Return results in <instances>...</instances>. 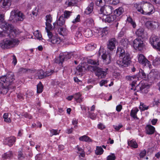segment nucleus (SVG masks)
Wrapping results in <instances>:
<instances>
[{
	"instance_id": "nucleus-1",
	"label": "nucleus",
	"mask_w": 160,
	"mask_h": 160,
	"mask_svg": "<svg viewBox=\"0 0 160 160\" xmlns=\"http://www.w3.org/2000/svg\"><path fill=\"white\" fill-rule=\"evenodd\" d=\"M121 46L118 48L116 53L119 55L120 59L117 61L116 64L120 67H127L131 62V58L129 53L125 50L124 48H127L129 42L128 39L123 38L121 41Z\"/></svg>"
},
{
	"instance_id": "nucleus-2",
	"label": "nucleus",
	"mask_w": 160,
	"mask_h": 160,
	"mask_svg": "<svg viewBox=\"0 0 160 160\" xmlns=\"http://www.w3.org/2000/svg\"><path fill=\"white\" fill-rule=\"evenodd\" d=\"M134 6L139 12L145 15H150L155 11L153 5L148 2H142L140 3H135Z\"/></svg>"
},
{
	"instance_id": "nucleus-3",
	"label": "nucleus",
	"mask_w": 160,
	"mask_h": 160,
	"mask_svg": "<svg viewBox=\"0 0 160 160\" xmlns=\"http://www.w3.org/2000/svg\"><path fill=\"white\" fill-rule=\"evenodd\" d=\"M25 18V15L17 9L12 10L11 12V22H16L18 21H22Z\"/></svg>"
},
{
	"instance_id": "nucleus-4",
	"label": "nucleus",
	"mask_w": 160,
	"mask_h": 160,
	"mask_svg": "<svg viewBox=\"0 0 160 160\" xmlns=\"http://www.w3.org/2000/svg\"><path fill=\"white\" fill-rule=\"evenodd\" d=\"M132 46L135 49L140 51L143 50L145 47L143 41L138 38H136L133 41Z\"/></svg>"
},
{
	"instance_id": "nucleus-5",
	"label": "nucleus",
	"mask_w": 160,
	"mask_h": 160,
	"mask_svg": "<svg viewBox=\"0 0 160 160\" xmlns=\"http://www.w3.org/2000/svg\"><path fill=\"white\" fill-rule=\"evenodd\" d=\"M113 10V7L111 6H104L101 7L99 11V16H104L112 13Z\"/></svg>"
},
{
	"instance_id": "nucleus-6",
	"label": "nucleus",
	"mask_w": 160,
	"mask_h": 160,
	"mask_svg": "<svg viewBox=\"0 0 160 160\" xmlns=\"http://www.w3.org/2000/svg\"><path fill=\"white\" fill-rule=\"evenodd\" d=\"M10 85V80L6 76H2L0 78V86L4 87V91L8 92L9 89Z\"/></svg>"
},
{
	"instance_id": "nucleus-7",
	"label": "nucleus",
	"mask_w": 160,
	"mask_h": 160,
	"mask_svg": "<svg viewBox=\"0 0 160 160\" xmlns=\"http://www.w3.org/2000/svg\"><path fill=\"white\" fill-rule=\"evenodd\" d=\"M150 42L154 48L160 51V37L152 36L150 38Z\"/></svg>"
},
{
	"instance_id": "nucleus-8",
	"label": "nucleus",
	"mask_w": 160,
	"mask_h": 160,
	"mask_svg": "<svg viewBox=\"0 0 160 160\" xmlns=\"http://www.w3.org/2000/svg\"><path fill=\"white\" fill-rule=\"evenodd\" d=\"M71 58V54L68 52L60 53L58 58L56 59V63H62L64 60H67Z\"/></svg>"
},
{
	"instance_id": "nucleus-9",
	"label": "nucleus",
	"mask_w": 160,
	"mask_h": 160,
	"mask_svg": "<svg viewBox=\"0 0 160 160\" xmlns=\"http://www.w3.org/2000/svg\"><path fill=\"white\" fill-rule=\"evenodd\" d=\"M137 57L138 62L143 66H147L150 67V66H151L150 62L146 58L143 54H139Z\"/></svg>"
},
{
	"instance_id": "nucleus-10",
	"label": "nucleus",
	"mask_w": 160,
	"mask_h": 160,
	"mask_svg": "<svg viewBox=\"0 0 160 160\" xmlns=\"http://www.w3.org/2000/svg\"><path fill=\"white\" fill-rule=\"evenodd\" d=\"M95 75L99 78H105L107 74L106 71L102 70V69L98 67L95 71Z\"/></svg>"
},
{
	"instance_id": "nucleus-11",
	"label": "nucleus",
	"mask_w": 160,
	"mask_h": 160,
	"mask_svg": "<svg viewBox=\"0 0 160 160\" xmlns=\"http://www.w3.org/2000/svg\"><path fill=\"white\" fill-rule=\"evenodd\" d=\"M117 41L115 38L110 39L108 42L107 48L111 51H112L116 48V44Z\"/></svg>"
},
{
	"instance_id": "nucleus-12",
	"label": "nucleus",
	"mask_w": 160,
	"mask_h": 160,
	"mask_svg": "<svg viewBox=\"0 0 160 160\" xmlns=\"http://www.w3.org/2000/svg\"><path fill=\"white\" fill-rule=\"evenodd\" d=\"M65 22L63 17L62 16H60L56 22L53 23L54 28L56 29L59 28L60 26H61L64 24Z\"/></svg>"
},
{
	"instance_id": "nucleus-13",
	"label": "nucleus",
	"mask_w": 160,
	"mask_h": 160,
	"mask_svg": "<svg viewBox=\"0 0 160 160\" xmlns=\"http://www.w3.org/2000/svg\"><path fill=\"white\" fill-rule=\"evenodd\" d=\"M145 132L148 135L153 134L155 132V128L151 125H147L145 127Z\"/></svg>"
},
{
	"instance_id": "nucleus-14",
	"label": "nucleus",
	"mask_w": 160,
	"mask_h": 160,
	"mask_svg": "<svg viewBox=\"0 0 160 160\" xmlns=\"http://www.w3.org/2000/svg\"><path fill=\"white\" fill-rule=\"evenodd\" d=\"M48 42L51 43H50V44H59L61 42V39L60 37L55 36H54L52 37L51 38L48 39Z\"/></svg>"
},
{
	"instance_id": "nucleus-15",
	"label": "nucleus",
	"mask_w": 160,
	"mask_h": 160,
	"mask_svg": "<svg viewBox=\"0 0 160 160\" xmlns=\"http://www.w3.org/2000/svg\"><path fill=\"white\" fill-rule=\"evenodd\" d=\"M126 79L129 81H132L131 85L133 87L135 86L137 81L138 79V77L137 75L128 76L126 77Z\"/></svg>"
},
{
	"instance_id": "nucleus-16",
	"label": "nucleus",
	"mask_w": 160,
	"mask_h": 160,
	"mask_svg": "<svg viewBox=\"0 0 160 160\" xmlns=\"http://www.w3.org/2000/svg\"><path fill=\"white\" fill-rule=\"evenodd\" d=\"M0 24V27L3 30L4 33H8V32H7L8 31L10 32V30H9V27H10L9 23H7V22L4 21V20Z\"/></svg>"
},
{
	"instance_id": "nucleus-17",
	"label": "nucleus",
	"mask_w": 160,
	"mask_h": 160,
	"mask_svg": "<svg viewBox=\"0 0 160 160\" xmlns=\"http://www.w3.org/2000/svg\"><path fill=\"white\" fill-rule=\"evenodd\" d=\"M100 18L102 20L103 22L111 23L115 20L116 17L115 15H111L107 16L104 18H102L100 16Z\"/></svg>"
},
{
	"instance_id": "nucleus-18",
	"label": "nucleus",
	"mask_w": 160,
	"mask_h": 160,
	"mask_svg": "<svg viewBox=\"0 0 160 160\" xmlns=\"http://www.w3.org/2000/svg\"><path fill=\"white\" fill-rule=\"evenodd\" d=\"M149 77L151 79L153 80H156L159 78L160 76L158 72L157 71H154V72H150L148 76V78Z\"/></svg>"
},
{
	"instance_id": "nucleus-19",
	"label": "nucleus",
	"mask_w": 160,
	"mask_h": 160,
	"mask_svg": "<svg viewBox=\"0 0 160 160\" xmlns=\"http://www.w3.org/2000/svg\"><path fill=\"white\" fill-rule=\"evenodd\" d=\"M19 34V30L11 24V37L12 36L13 38L16 37Z\"/></svg>"
},
{
	"instance_id": "nucleus-20",
	"label": "nucleus",
	"mask_w": 160,
	"mask_h": 160,
	"mask_svg": "<svg viewBox=\"0 0 160 160\" xmlns=\"http://www.w3.org/2000/svg\"><path fill=\"white\" fill-rule=\"evenodd\" d=\"M146 24L148 27L152 30L155 29L158 26V22L153 21L148 22Z\"/></svg>"
},
{
	"instance_id": "nucleus-21",
	"label": "nucleus",
	"mask_w": 160,
	"mask_h": 160,
	"mask_svg": "<svg viewBox=\"0 0 160 160\" xmlns=\"http://www.w3.org/2000/svg\"><path fill=\"white\" fill-rule=\"evenodd\" d=\"M46 27L48 28L49 29H52V26L51 24L52 20V18L50 15H47L46 16Z\"/></svg>"
},
{
	"instance_id": "nucleus-22",
	"label": "nucleus",
	"mask_w": 160,
	"mask_h": 160,
	"mask_svg": "<svg viewBox=\"0 0 160 160\" xmlns=\"http://www.w3.org/2000/svg\"><path fill=\"white\" fill-rule=\"evenodd\" d=\"M81 0H67L65 5L67 7H72L76 6L78 2Z\"/></svg>"
},
{
	"instance_id": "nucleus-23",
	"label": "nucleus",
	"mask_w": 160,
	"mask_h": 160,
	"mask_svg": "<svg viewBox=\"0 0 160 160\" xmlns=\"http://www.w3.org/2000/svg\"><path fill=\"white\" fill-rule=\"evenodd\" d=\"M1 47L3 49L9 48L10 46V40L6 39H4L1 43Z\"/></svg>"
},
{
	"instance_id": "nucleus-24",
	"label": "nucleus",
	"mask_w": 160,
	"mask_h": 160,
	"mask_svg": "<svg viewBox=\"0 0 160 160\" xmlns=\"http://www.w3.org/2000/svg\"><path fill=\"white\" fill-rule=\"evenodd\" d=\"M94 8V3L91 2L88 6L84 11V13L86 14H89L91 13L93 10Z\"/></svg>"
},
{
	"instance_id": "nucleus-25",
	"label": "nucleus",
	"mask_w": 160,
	"mask_h": 160,
	"mask_svg": "<svg viewBox=\"0 0 160 160\" xmlns=\"http://www.w3.org/2000/svg\"><path fill=\"white\" fill-rule=\"evenodd\" d=\"M19 42L18 39L11 37V48L17 46L19 44Z\"/></svg>"
},
{
	"instance_id": "nucleus-26",
	"label": "nucleus",
	"mask_w": 160,
	"mask_h": 160,
	"mask_svg": "<svg viewBox=\"0 0 160 160\" xmlns=\"http://www.w3.org/2000/svg\"><path fill=\"white\" fill-rule=\"evenodd\" d=\"M85 67V62H83L79 64L76 68L77 71L79 72H83L86 71Z\"/></svg>"
},
{
	"instance_id": "nucleus-27",
	"label": "nucleus",
	"mask_w": 160,
	"mask_h": 160,
	"mask_svg": "<svg viewBox=\"0 0 160 160\" xmlns=\"http://www.w3.org/2000/svg\"><path fill=\"white\" fill-rule=\"evenodd\" d=\"M124 12L123 8L122 7H119L118 9H116L114 11V14L116 17L119 16L121 15Z\"/></svg>"
},
{
	"instance_id": "nucleus-28",
	"label": "nucleus",
	"mask_w": 160,
	"mask_h": 160,
	"mask_svg": "<svg viewBox=\"0 0 160 160\" xmlns=\"http://www.w3.org/2000/svg\"><path fill=\"white\" fill-rule=\"evenodd\" d=\"M97 66H92L91 65H88L85 62V68H86V71L88 70L91 72L94 71L95 72L96 68Z\"/></svg>"
},
{
	"instance_id": "nucleus-29",
	"label": "nucleus",
	"mask_w": 160,
	"mask_h": 160,
	"mask_svg": "<svg viewBox=\"0 0 160 160\" xmlns=\"http://www.w3.org/2000/svg\"><path fill=\"white\" fill-rule=\"evenodd\" d=\"M94 32L95 33V35L96 37L101 38L103 37V36H102V33L101 29L95 28Z\"/></svg>"
},
{
	"instance_id": "nucleus-30",
	"label": "nucleus",
	"mask_w": 160,
	"mask_h": 160,
	"mask_svg": "<svg viewBox=\"0 0 160 160\" xmlns=\"http://www.w3.org/2000/svg\"><path fill=\"white\" fill-rule=\"evenodd\" d=\"M138 108L133 109L131 112L130 116L134 118H136L137 119H138V118L136 116L137 112H138Z\"/></svg>"
},
{
	"instance_id": "nucleus-31",
	"label": "nucleus",
	"mask_w": 160,
	"mask_h": 160,
	"mask_svg": "<svg viewBox=\"0 0 160 160\" xmlns=\"http://www.w3.org/2000/svg\"><path fill=\"white\" fill-rule=\"evenodd\" d=\"M36 74V76L38 77V78L39 79H42L45 77L44 71L41 69L37 71Z\"/></svg>"
},
{
	"instance_id": "nucleus-32",
	"label": "nucleus",
	"mask_w": 160,
	"mask_h": 160,
	"mask_svg": "<svg viewBox=\"0 0 160 160\" xmlns=\"http://www.w3.org/2000/svg\"><path fill=\"white\" fill-rule=\"evenodd\" d=\"M10 1V0H1L0 1V6L3 8H6Z\"/></svg>"
},
{
	"instance_id": "nucleus-33",
	"label": "nucleus",
	"mask_w": 160,
	"mask_h": 160,
	"mask_svg": "<svg viewBox=\"0 0 160 160\" xmlns=\"http://www.w3.org/2000/svg\"><path fill=\"white\" fill-rule=\"evenodd\" d=\"M128 144L129 146L131 147L134 148H138V145L137 143L133 140L128 141Z\"/></svg>"
},
{
	"instance_id": "nucleus-34",
	"label": "nucleus",
	"mask_w": 160,
	"mask_h": 160,
	"mask_svg": "<svg viewBox=\"0 0 160 160\" xmlns=\"http://www.w3.org/2000/svg\"><path fill=\"white\" fill-rule=\"evenodd\" d=\"M144 29L142 28H140L136 31V34L138 37H142L144 34Z\"/></svg>"
},
{
	"instance_id": "nucleus-35",
	"label": "nucleus",
	"mask_w": 160,
	"mask_h": 160,
	"mask_svg": "<svg viewBox=\"0 0 160 160\" xmlns=\"http://www.w3.org/2000/svg\"><path fill=\"white\" fill-rule=\"evenodd\" d=\"M96 47V45L94 44H89L85 47L86 50L90 51L94 49Z\"/></svg>"
},
{
	"instance_id": "nucleus-36",
	"label": "nucleus",
	"mask_w": 160,
	"mask_h": 160,
	"mask_svg": "<svg viewBox=\"0 0 160 160\" xmlns=\"http://www.w3.org/2000/svg\"><path fill=\"white\" fill-rule=\"evenodd\" d=\"M79 140L82 141L86 142H90L91 141L90 138L88 136L86 135H84L79 138Z\"/></svg>"
},
{
	"instance_id": "nucleus-37",
	"label": "nucleus",
	"mask_w": 160,
	"mask_h": 160,
	"mask_svg": "<svg viewBox=\"0 0 160 160\" xmlns=\"http://www.w3.org/2000/svg\"><path fill=\"white\" fill-rule=\"evenodd\" d=\"M105 0H96L95 4L97 6L102 7L105 5Z\"/></svg>"
},
{
	"instance_id": "nucleus-38",
	"label": "nucleus",
	"mask_w": 160,
	"mask_h": 160,
	"mask_svg": "<svg viewBox=\"0 0 160 160\" xmlns=\"http://www.w3.org/2000/svg\"><path fill=\"white\" fill-rule=\"evenodd\" d=\"M86 23L88 27H92L94 25V21L92 18H89L86 20Z\"/></svg>"
},
{
	"instance_id": "nucleus-39",
	"label": "nucleus",
	"mask_w": 160,
	"mask_h": 160,
	"mask_svg": "<svg viewBox=\"0 0 160 160\" xmlns=\"http://www.w3.org/2000/svg\"><path fill=\"white\" fill-rule=\"evenodd\" d=\"M84 35L86 37L88 38L91 37L92 35V31L91 29H87L84 32Z\"/></svg>"
},
{
	"instance_id": "nucleus-40",
	"label": "nucleus",
	"mask_w": 160,
	"mask_h": 160,
	"mask_svg": "<svg viewBox=\"0 0 160 160\" xmlns=\"http://www.w3.org/2000/svg\"><path fill=\"white\" fill-rule=\"evenodd\" d=\"M87 62L88 64L94 65L98 66L99 65V63L98 61H97L96 60H93L91 59H88L87 60Z\"/></svg>"
},
{
	"instance_id": "nucleus-41",
	"label": "nucleus",
	"mask_w": 160,
	"mask_h": 160,
	"mask_svg": "<svg viewBox=\"0 0 160 160\" xmlns=\"http://www.w3.org/2000/svg\"><path fill=\"white\" fill-rule=\"evenodd\" d=\"M103 150L101 147L97 146L95 151V153L97 155L102 154L103 152Z\"/></svg>"
},
{
	"instance_id": "nucleus-42",
	"label": "nucleus",
	"mask_w": 160,
	"mask_h": 160,
	"mask_svg": "<svg viewBox=\"0 0 160 160\" xmlns=\"http://www.w3.org/2000/svg\"><path fill=\"white\" fill-rule=\"evenodd\" d=\"M43 86L41 82L37 85V92L40 93L42 92Z\"/></svg>"
},
{
	"instance_id": "nucleus-43",
	"label": "nucleus",
	"mask_w": 160,
	"mask_h": 160,
	"mask_svg": "<svg viewBox=\"0 0 160 160\" xmlns=\"http://www.w3.org/2000/svg\"><path fill=\"white\" fill-rule=\"evenodd\" d=\"M127 21L130 23L133 28H135L136 27V25L135 22L132 20L131 17H128L127 18Z\"/></svg>"
},
{
	"instance_id": "nucleus-44",
	"label": "nucleus",
	"mask_w": 160,
	"mask_h": 160,
	"mask_svg": "<svg viewBox=\"0 0 160 160\" xmlns=\"http://www.w3.org/2000/svg\"><path fill=\"white\" fill-rule=\"evenodd\" d=\"M139 74L140 77L143 79H146L147 77L148 76H147L145 73L144 71L142 69L140 70L139 72Z\"/></svg>"
},
{
	"instance_id": "nucleus-45",
	"label": "nucleus",
	"mask_w": 160,
	"mask_h": 160,
	"mask_svg": "<svg viewBox=\"0 0 160 160\" xmlns=\"http://www.w3.org/2000/svg\"><path fill=\"white\" fill-rule=\"evenodd\" d=\"M82 28L79 27L78 28V31L76 33L75 36L76 37L78 38H80L82 37V35L81 32Z\"/></svg>"
},
{
	"instance_id": "nucleus-46",
	"label": "nucleus",
	"mask_w": 160,
	"mask_h": 160,
	"mask_svg": "<svg viewBox=\"0 0 160 160\" xmlns=\"http://www.w3.org/2000/svg\"><path fill=\"white\" fill-rule=\"evenodd\" d=\"M148 86V85L144 83H143L142 82L140 83L137 87V88H138V87L139 88V91L140 92L141 91V90L142 89H144L145 88L147 87V86Z\"/></svg>"
},
{
	"instance_id": "nucleus-47",
	"label": "nucleus",
	"mask_w": 160,
	"mask_h": 160,
	"mask_svg": "<svg viewBox=\"0 0 160 160\" xmlns=\"http://www.w3.org/2000/svg\"><path fill=\"white\" fill-rule=\"evenodd\" d=\"M72 12L67 10H65L64 12L63 15L64 18H68L71 16Z\"/></svg>"
},
{
	"instance_id": "nucleus-48",
	"label": "nucleus",
	"mask_w": 160,
	"mask_h": 160,
	"mask_svg": "<svg viewBox=\"0 0 160 160\" xmlns=\"http://www.w3.org/2000/svg\"><path fill=\"white\" fill-rule=\"evenodd\" d=\"M139 108L141 111H144L148 109V107L146 106L144 103H140Z\"/></svg>"
},
{
	"instance_id": "nucleus-49",
	"label": "nucleus",
	"mask_w": 160,
	"mask_h": 160,
	"mask_svg": "<svg viewBox=\"0 0 160 160\" xmlns=\"http://www.w3.org/2000/svg\"><path fill=\"white\" fill-rule=\"evenodd\" d=\"M8 113H5L3 115V118L5 122L9 123L10 121V118H8Z\"/></svg>"
},
{
	"instance_id": "nucleus-50",
	"label": "nucleus",
	"mask_w": 160,
	"mask_h": 160,
	"mask_svg": "<svg viewBox=\"0 0 160 160\" xmlns=\"http://www.w3.org/2000/svg\"><path fill=\"white\" fill-rule=\"evenodd\" d=\"M111 56H107V58L105 59H103L104 62L106 64H108L110 63L111 62Z\"/></svg>"
},
{
	"instance_id": "nucleus-51",
	"label": "nucleus",
	"mask_w": 160,
	"mask_h": 160,
	"mask_svg": "<svg viewBox=\"0 0 160 160\" xmlns=\"http://www.w3.org/2000/svg\"><path fill=\"white\" fill-rule=\"evenodd\" d=\"M102 32V36L104 37L108 33V30L107 29V28H105L102 29L101 28Z\"/></svg>"
},
{
	"instance_id": "nucleus-52",
	"label": "nucleus",
	"mask_w": 160,
	"mask_h": 160,
	"mask_svg": "<svg viewBox=\"0 0 160 160\" xmlns=\"http://www.w3.org/2000/svg\"><path fill=\"white\" fill-rule=\"evenodd\" d=\"M109 3L110 4H112L114 5H116L119 3V0H108Z\"/></svg>"
},
{
	"instance_id": "nucleus-53",
	"label": "nucleus",
	"mask_w": 160,
	"mask_h": 160,
	"mask_svg": "<svg viewBox=\"0 0 160 160\" xmlns=\"http://www.w3.org/2000/svg\"><path fill=\"white\" fill-rule=\"evenodd\" d=\"M48 28L47 27L45 28V29L47 31V32L48 35V37L49 39H50L53 36H54L52 35V32H50V31L48 29Z\"/></svg>"
},
{
	"instance_id": "nucleus-54",
	"label": "nucleus",
	"mask_w": 160,
	"mask_h": 160,
	"mask_svg": "<svg viewBox=\"0 0 160 160\" xmlns=\"http://www.w3.org/2000/svg\"><path fill=\"white\" fill-rule=\"evenodd\" d=\"M35 37L38 39L40 40L42 38V35L41 33H40L38 30L37 31L34 33Z\"/></svg>"
},
{
	"instance_id": "nucleus-55",
	"label": "nucleus",
	"mask_w": 160,
	"mask_h": 160,
	"mask_svg": "<svg viewBox=\"0 0 160 160\" xmlns=\"http://www.w3.org/2000/svg\"><path fill=\"white\" fill-rule=\"evenodd\" d=\"M10 143V138L8 137L6 138L3 141V144L5 145H8L9 146V143Z\"/></svg>"
},
{
	"instance_id": "nucleus-56",
	"label": "nucleus",
	"mask_w": 160,
	"mask_h": 160,
	"mask_svg": "<svg viewBox=\"0 0 160 160\" xmlns=\"http://www.w3.org/2000/svg\"><path fill=\"white\" fill-rule=\"evenodd\" d=\"M60 130L58 131V130L52 129L50 130V132L52 134V136L53 135H56L59 133Z\"/></svg>"
},
{
	"instance_id": "nucleus-57",
	"label": "nucleus",
	"mask_w": 160,
	"mask_h": 160,
	"mask_svg": "<svg viewBox=\"0 0 160 160\" xmlns=\"http://www.w3.org/2000/svg\"><path fill=\"white\" fill-rule=\"evenodd\" d=\"M80 15L79 14L78 15L76 18L72 21V23H76L77 22H79L80 21Z\"/></svg>"
},
{
	"instance_id": "nucleus-58",
	"label": "nucleus",
	"mask_w": 160,
	"mask_h": 160,
	"mask_svg": "<svg viewBox=\"0 0 160 160\" xmlns=\"http://www.w3.org/2000/svg\"><path fill=\"white\" fill-rule=\"evenodd\" d=\"M115 154L114 153H112L111 155L108 156L107 160H115Z\"/></svg>"
},
{
	"instance_id": "nucleus-59",
	"label": "nucleus",
	"mask_w": 160,
	"mask_h": 160,
	"mask_svg": "<svg viewBox=\"0 0 160 160\" xmlns=\"http://www.w3.org/2000/svg\"><path fill=\"white\" fill-rule=\"evenodd\" d=\"M54 72V71L53 70H51L50 71H47L45 72H44L45 77L47 76H49L51 75Z\"/></svg>"
},
{
	"instance_id": "nucleus-60",
	"label": "nucleus",
	"mask_w": 160,
	"mask_h": 160,
	"mask_svg": "<svg viewBox=\"0 0 160 160\" xmlns=\"http://www.w3.org/2000/svg\"><path fill=\"white\" fill-rule=\"evenodd\" d=\"M111 56L110 54L108 52H105L102 55V59H105L107 58V56Z\"/></svg>"
},
{
	"instance_id": "nucleus-61",
	"label": "nucleus",
	"mask_w": 160,
	"mask_h": 160,
	"mask_svg": "<svg viewBox=\"0 0 160 160\" xmlns=\"http://www.w3.org/2000/svg\"><path fill=\"white\" fill-rule=\"evenodd\" d=\"M111 56L110 54L108 52H105L102 55V59H105L107 58V56Z\"/></svg>"
},
{
	"instance_id": "nucleus-62",
	"label": "nucleus",
	"mask_w": 160,
	"mask_h": 160,
	"mask_svg": "<svg viewBox=\"0 0 160 160\" xmlns=\"http://www.w3.org/2000/svg\"><path fill=\"white\" fill-rule=\"evenodd\" d=\"M16 141V138L14 136H11V147L14 144Z\"/></svg>"
},
{
	"instance_id": "nucleus-63",
	"label": "nucleus",
	"mask_w": 160,
	"mask_h": 160,
	"mask_svg": "<svg viewBox=\"0 0 160 160\" xmlns=\"http://www.w3.org/2000/svg\"><path fill=\"white\" fill-rule=\"evenodd\" d=\"M12 63L15 66L17 63V61L16 56L14 55L12 56Z\"/></svg>"
},
{
	"instance_id": "nucleus-64",
	"label": "nucleus",
	"mask_w": 160,
	"mask_h": 160,
	"mask_svg": "<svg viewBox=\"0 0 160 160\" xmlns=\"http://www.w3.org/2000/svg\"><path fill=\"white\" fill-rule=\"evenodd\" d=\"M81 94L80 93V92H78L75 94L73 97L76 100L81 97Z\"/></svg>"
}]
</instances>
